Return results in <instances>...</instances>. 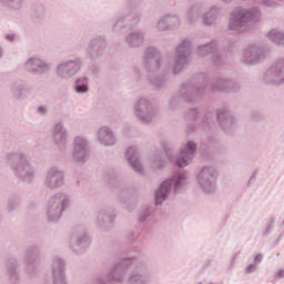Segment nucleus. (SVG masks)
Here are the masks:
<instances>
[{
	"label": "nucleus",
	"instance_id": "f8f14e48",
	"mask_svg": "<svg viewBox=\"0 0 284 284\" xmlns=\"http://www.w3.org/2000/svg\"><path fill=\"white\" fill-rule=\"evenodd\" d=\"M105 50H108V38L95 36L88 41L84 52L89 61H99L105 55Z\"/></svg>",
	"mask_w": 284,
	"mask_h": 284
},
{
	"label": "nucleus",
	"instance_id": "9d476101",
	"mask_svg": "<svg viewBox=\"0 0 284 284\" xmlns=\"http://www.w3.org/2000/svg\"><path fill=\"white\" fill-rule=\"evenodd\" d=\"M141 21V12L124 11L111 21L113 34H122L123 30L136 28Z\"/></svg>",
	"mask_w": 284,
	"mask_h": 284
},
{
	"label": "nucleus",
	"instance_id": "8fccbe9b",
	"mask_svg": "<svg viewBox=\"0 0 284 284\" xmlns=\"http://www.w3.org/2000/svg\"><path fill=\"white\" fill-rule=\"evenodd\" d=\"M256 266L254 262H252L251 264H248L245 268H244V274L247 276L250 274H254V272H256Z\"/></svg>",
	"mask_w": 284,
	"mask_h": 284
},
{
	"label": "nucleus",
	"instance_id": "0e129e2a",
	"mask_svg": "<svg viewBox=\"0 0 284 284\" xmlns=\"http://www.w3.org/2000/svg\"><path fill=\"white\" fill-rule=\"evenodd\" d=\"M109 179H110V181H112V173L109 174Z\"/></svg>",
	"mask_w": 284,
	"mask_h": 284
},
{
	"label": "nucleus",
	"instance_id": "ea45409f",
	"mask_svg": "<svg viewBox=\"0 0 284 284\" xmlns=\"http://www.w3.org/2000/svg\"><path fill=\"white\" fill-rule=\"evenodd\" d=\"M165 81H168V78L163 74L150 75L149 78V83L154 88H163V85H165Z\"/></svg>",
	"mask_w": 284,
	"mask_h": 284
},
{
	"label": "nucleus",
	"instance_id": "39448f33",
	"mask_svg": "<svg viewBox=\"0 0 284 284\" xmlns=\"http://www.w3.org/2000/svg\"><path fill=\"white\" fill-rule=\"evenodd\" d=\"M172 187L174 190V194H183V192L187 190V176L185 173L174 175L172 179H168L159 185L155 191V205H163V203L168 201L170 192H172Z\"/></svg>",
	"mask_w": 284,
	"mask_h": 284
},
{
	"label": "nucleus",
	"instance_id": "0eeeda50",
	"mask_svg": "<svg viewBox=\"0 0 284 284\" xmlns=\"http://www.w3.org/2000/svg\"><path fill=\"white\" fill-rule=\"evenodd\" d=\"M82 69L83 58H69L59 61L54 65V74L57 79H60V81H70V79H74V77H77Z\"/></svg>",
	"mask_w": 284,
	"mask_h": 284
},
{
	"label": "nucleus",
	"instance_id": "ddd939ff",
	"mask_svg": "<svg viewBox=\"0 0 284 284\" xmlns=\"http://www.w3.org/2000/svg\"><path fill=\"white\" fill-rule=\"evenodd\" d=\"M261 17V10L258 8L240 9L234 11L230 19L229 28L231 30H240V28L245 27L248 21H256Z\"/></svg>",
	"mask_w": 284,
	"mask_h": 284
},
{
	"label": "nucleus",
	"instance_id": "c756f323",
	"mask_svg": "<svg viewBox=\"0 0 284 284\" xmlns=\"http://www.w3.org/2000/svg\"><path fill=\"white\" fill-rule=\"evenodd\" d=\"M45 6L43 3H36L32 6L30 19L34 26H41L45 21Z\"/></svg>",
	"mask_w": 284,
	"mask_h": 284
},
{
	"label": "nucleus",
	"instance_id": "2eb2a0df",
	"mask_svg": "<svg viewBox=\"0 0 284 284\" xmlns=\"http://www.w3.org/2000/svg\"><path fill=\"white\" fill-rule=\"evenodd\" d=\"M90 156V142L81 135L74 138L71 150L73 163H85Z\"/></svg>",
	"mask_w": 284,
	"mask_h": 284
},
{
	"label": "nucleus",
	"instance_id": "603ef678",
	"mask_svg": "<svg viewBox=\"0 0 284 284\" xmlns=\"http://www.w3.org/2000/svg\"><path fill=\"white\" fill-rule=\"evenodd\" d=\"M143 3V0H129L130 8H139Z\"/></svg>",
	"mask_w": 284,
	"mask_h": 284
},
{
	"label": "nucleus",
	"instance_id": "13d9d810",
	"mask_svg": "<svg viewBox=\"0 0 284 284\" xmlns=\"http://www.w3.org/2000/svg\"><path fill=\"white\" fill-rule=\"evenodd\" d=\"M275 278H284V270L280 268L278 272L275 273Z\"/></svg>",
	"mask_w": 284,
	"mask_h": 284
},
{
	"label": "nucleus",
	"instance_id": "58836bf2",
	"mask_svg": "<svg viewBox=\"0 0 284 284\" xmlns=\"http://www.w3.org/2000/svg\"><path fill=\"white\" fill-rule=\"evenodd\" d=\"M32 92V88L28 84H18L13 89V94L17 99H26V94H30Z\"/></svg>",
	"mask_w": 284,
	"mask_h": 284
},
{
	"label": "nucleus",
	"instance_id": "f257e3e1",
	"mask_svg": "<svg viewBox=\"0 0 284 284\" xmlns=\"http://www.w3.org/2000/svg\"><path fill=\"white\" fill-rule=\"evenodd\" d=\"M205 92H220V94H239L241 82L226 77L215 75L207 79L205 73L194 75L180 85L179 94L185 103H196L205 97Z\"/></svg>",
	"mask_w": 284,
	"mask_h": 284
},
{
	"label": "nucleus",
	"instance_id": "c9c22d12",
	"mask_svg": "<svg viewBox=\"0 0 284 284\" xmlns=\"http://www.w3.org/2000/svg\"><path fill=\"white\" fill-rule=\"evenodd\" d=\"M267 38L275 45H284V31H281L278 29H272L271 31H268Z\"/></svg>",
	"mask_w": 284,
	"mask_h": 284
},
{
	"label": "nucleus",
	"instance_id": "20e7f679",
	"mask_svg": "<svg viewBox=\"0 0 284 284\" xmlns=\"http://www.w3.org/2000/svg\"><path fill=\"white\" fill-rule=\"evenodd\" d=\"M6 159L8 168L17 179L24 181V183L34 181V168L23 152H10L6 155Z\"/></svg>",
	"mask_w": 284,
	"mask_h": 284
},
{
	"label": "nucleus",
	"instance_id": "a878e982",
	"mask_svg": "<svg viewBox=\"0 0 284 284\" xmlns=\"http://www.w3.org/2000/svg\"><path fill=\"white\" fill-rule=\"evenodd\" d=\"M97 141L104 148H112L116 145V135L110 126H101L97 130Z\"/></svg>",
	"mask_w": 284,
	"mask_h": 284
},
{
	"label": "nucleus",
	"instance_id": "aec40b11",
	"mask_svg": "<svg viewBox=\"0 0 284 284\" xmlns=\"http://www.w3.org/2000/svg\"><path fill=\"white\" fill-rule=\"evenodd\" d=\"M63 183H65L63 169H61V166H51L47 171L44 186H47L48 190H59V187H63Z\"/></svg>",
	"mask_w": 284,
	"mask_h": 284
},
{
	"label": "nucleus",
	"instance_id": "6e6d98bb",
	"mask_svg": "<svg viewBox=\"0 0 284 284\" xmlns=\"http://www.w3.org/2000/svg\"><path fill=\"white\" fill-rule=\"evenodd\" d=\"M195 130H196V126H194V124H190L186 128V134H192V132H195Z\"/></svg>",
	"mask_w": 284,
	"mask_h": 284
},
{
	"label": "nucleus",
	"instance_id": "7ed1b4c3",
	"mask_svg": "<svg viewBox=\"0 0 284 284\" xmlns=\"http://www.w3.org/2000/svg\"><path fill=\"white\" fill-rule=\"evenodd\" d=\"M216 123L222 128V130L226 134H232V130L236 128V122L234 121V116L230 114V110L227 108L222 106L214 111H205L200 121V128L204 132V138H202V143L207 145V143H214L216 139H214V130H216Z\"/></svg>",
	"mask_w": 284,
	"mask_h": 284
},
{
	"label": "nucleus",
	"instance_id": "7c9ffc66",
	"mask_svg": "<svg viewBox=\"0 0 284 284\" xmlns=\"http://www.w3.org/2000/svg\"><path fill=\"white\" fill-rule=\"evenodd\" d=\"M73 90L77 94H88L90 92V79L85 75L75 78Z\"/></svg>",
	"mask_w": 284,
	"mask_h": 284
},
{
	"label": "nucleus",
	"instance_id": "e433bc0d",
	"mask_svg": "<svg viewBox=\"0 0 284 284\" xmlns=\"http://www.w3.org/2000/svg\"><path fill=\"white\" fill-rule=\"evenodd\" d=\"M51 134L54 139L60 136V141H64V139H68V129L63 125V122H58L53 125Z\"/></svg>",
	"mask_w": 284,
	"mask_h": 284
},
{
	"label": "nucleus",
	"instance_id": "79ce46f5",
	"mask_svg": "<svg viewBox=\"0 0 284 284\" xmlns=\"http://www.w3.org/2000/svg\"><path fill=\"white\" fill-rule=\"evenodd\" d=\"M54 145H57L59 152H62V154H65L68 152V139L60 140L59 139H53Z\"/></svg>",
	"mask_w": 284,
	"mask_h": 284
},
{
	"label": "nucleus",
	"instance_id": "4d7b16f0",
	"mask_svg": "<svg viewBox=\"0 0 284 284\" xmlns=\"http://www.w3.org/2000/svg\"><path fill=\"white\" fill-rule=\"evenodd\" d=\"M6 39L10 43H12V41H14V39H17V36H14L13 33H9V34L6 36Z\"/></svg>",
	"mask_w": 284,
	"mask_h": 284
},
{
	"label": "nucleus",
	"instance_id": "37998d69",
	"mask_svg": "<svg viewBox=\"0 0 284 284\" xmlns=\"http://www.w3.org/2000/svg\"><path fill=\"white\" fill-rule=\"evenodd\" d=\"M155 28L159 30V32H165V30H170V26L168 24V16L160 18Z\"/></svg>",
	"mask_w": 284,
	"mask_h": 284
},
{
	"label": "nucleus",
	"instance_id": "4be33fe9",
	"mask_svg": "<svg viewBox=\"0 0 284 284\" xmlns=\"http://www.w3.org/2000/svg\"><path fill=\"white\" fill-rule=\"evenodd\" d=\"M52 284H68L65 280V260L60 256H53L51 260Z\"/></svg>",
	"mask_w": 284,
	"mask_h": 284
},
{
	"label": "nucleus",
	"instance_id": "f3484780",
	"mask_svg": "<svg viewBox=\"0 0 284 284\" xmlns=\"http://www.w3.org/2000/svg\"><path fill=\"white\" fill-rule=\"evenodd\" d=\"M24 263L29 276L39 274V265L41 264V248L37 244L28 246L24 253Z\"/></svg>",
	"mask_w": 284,
	"mask_h": 284
},
{
	"label": "nucleus",
	"instance_id": "f03ea898",
	"mask_svg": "<svg viewBox=\"0 0 284 284\" xmlns=\"http://www.w3.org/2000/svg\"><path fill=\"white\" fill-rule=\"evenodd\" d=\"M139 250H126L124 255L121 258L115 260L113 266L109 270L106 275L109 283H123L128 270L133 267L126 278V284H149L150 281H152L150 265L144 261H139Z\"/></svg>",
	"mask_w": 284,
	"mask_h": 284
},
{
	"label": "nucleus",
	"instance_id": "4c0bfd02",
	"mask_svg": "<svg viewBox=\"0 0 284 284\" xmlns=\"http://www.w3.org/2000/svg\"><path fill=\"white\" fill-rule=\"evenodd\" d=\"M199 17H201V6L199 4L191 7L186 12V19L190 26L195 23Z\"/></svg>",
	"mask_w": 284,
	"mask_h": 284
},
{
	"label": "nucleus",
	"instance_id": "f704fd0d",
	"mask_svg": "<svg viewBox=\"0 0 284 284\" xmlns=\"http://www.w3.org/2000/svg\"><path fill=\"white\" fill-rule=\"evenodd\" d=\"M21 203H23V199H21L19 194H11L7 201V212L12 214Z\"/></svg>",
	"mask_w": 284,
	"mask_h": 284
},
{
	"label": "nucleus",
	"instance_id": "e2e57ef3",
	"mask_svg": "<svg viewBox=\"0 0 284 284\" xmlns=\"http://www.w3.org/2000/svg\"><path fill=\"white\" fill-rule=\"evenodd\" d=\"M0 59H3V48L0 47Z\"/></svg>",
	"mask_w": 284,
	"mask_h": 284
},
{
	"label": "nucleus",
	"instance_id": "49530a36",
	"mask_svg": "<svg viewBox=\"0 0 284 284\" xmlns=\"http://www.w3.org/2000/svg\"><path fill=\"white\" fill-rule=\"evenodd\" d=\"M284 0H260V6H264V8H278L281 6L278 2H283Z\"/></svg>",
	"mask_w": 284,
	"mask_h": 284
},
{
	"label": "nucleus",
	"instance_id": "5701e85b",
	"mask_svg": "<svg viewBox=\"0 0 284 284\" xmlns=\"http://www.w3.org/2000/svg\"><path fill=\"white\" fill-rule=\"evenodd\" d=\"M161 51L154 47H149L144 51V67L149 72L161 70Z\"/></svg>",
	"mask_w": 284,
	"mask_h": 284
},
{
	"label": "nucleus",
	"instance_id": "2f4dec72",
	"mask_svg": "<svg viewBox=\"0 0 284 284\" xmlns=\"http://www.w3.org/2000/svg\"><path fill=\"white\" fill-rule=\"evenodd\" d=\"M151 168L153 170H163L165 168V153L155 151L151 154Z\"/></svg>",
	"mask_w": 284,
	"mask_h": 284
},
{
	"label": "nucleus",
	"instance_id": "a18cd8bd",
	"mask_svg": "<svg viewBox=\"0 0 284 284\" xmlns=\"http://www.w3.org/2000/svg\"><path fill=\"white\" fill-rule=\"evenodd\" d=\"M150 216H152V211H150V209L148 207L143 209L142 211L139 212L138 221L139 223H145V221H148Z\"/></svg>",
	"mask_w": 284,
	"mask_h": 284
},
{
	"label": "nucleus",
	"instance_id": "473e14b6",
	"mask_svg": "<svg viewBox=\"0 0 284 284\" xmlns=\"http://www.w3.org/2000/svg\"><path fill=\"white\" fill-rule=\"evenodd\" d=\"M0 6L6 10L19 12L23 8V0H0Z\"/></svg>",
	"mask_w": 284,
	"mask_h": 284
},
{
	"label": "nucleus",
	"instance_id": "c03bdc74",
	"mask_svg": "<svg viewBox=\"0 0 284 284\" xmlns=\"http://www.w3.org/2000/svg\"><path fill=\"white\" fill-rule=\"evenodd\" d=\"M199 116H201L199 109L192 108L185 113V119L187 121H199Z\"/></svg>",
	"mask_w": 284,
	"mask_h": 284
},
{
	"label": "nucleus",
	"instance_id": "72a5a7b5",
	"mask_svg": "<svg viewBox=\"0 0 284 284\" xmlns=\"http://www.w3.org/2000/svg\"><path fill=\"white\" fill-rule=\"evenodd\" d=\"M219 17V8L212 7L206 13L203 14L202 21L204 26H214L216 18Z\"/></svg>",
	"mask_w": 284,
	"mask_h": 284
},
{
	"label": "nucleus",
	"instance_id": "69168bd1",
	"mask_svg": "<svg viewBox=\"0 0 284 284\" xmlns=\"http://www.w3.org/2000/svg\"><path fill=\"white\" fill-rule=\"evenodd\" d=\"M128 207V202H122Z\"/></svg>",
	"mask_w": 284,
	"mask_h": 284
},
{
	"label": "nucleus",
	"instance_id": "c85d7f7f",
	"mask_svg": "<svg viewBox=\"0 0 284 284\" xmlns=\"http://www.w3.org/2000/svg\"><path fill=\"white\" fill-rule=\"evenodd\" d=\"M125 159L131 165L132 170H134V172H138V174H142L143 164H141V161H139V152H136V149L134 146L126 149Z\"/></svg>",
	"mask_w": 284,
	"mask_h": 284
},
{
	"label": "nucleus",
	"instance_id": "1a4fd4ad",
	"mask_svg": "<svg viewBox=\"0 0 284 284\" xmlns=\"http://www.w3.org/2000/svg\"><path fill=\"white\" fill-rule=\"evenodd\" d=\"M133 114L142 125H150L154 121V116L159 114V110L150 98H138L133 103Z\"/></svg>",
	"mask_w": 284,
	"mask_h": 284
},
{
	"label": "nucleus",
	"instance_id": "a19ab883",
	"mask_svg": "<svg viewBox=\"0 0 284 284\" xmlns=\"http://www.w3.org/2000/svg\"><path fill=\"white\" fill-rule=\"evenodd\" d=\"M166 23L169 24V30L179 28V26H181V21L176 14H166Z\"/></svg>",
	"mask_w": 284,
	"mask_h": 284
},
{
	"label": "nucleus",
	"instance_id": "052dcab7",
	"mask_svg": "<svg viewBox=\"0 0 284 284\" xmlns=\"http://www.w3.org/2000/svg\"><path fill=\"white\" fill-rule=\"evenodd\" d=\"M93 284H106V283H105V280L98 278V280H95V282Z\"/></svg>",
	"mask_w": 284,
	"mask_h": 284
},
{
	"label": "nucleus",
	"instance_id": "423d86ee",
	"mask_svg": "<svg viewBox=\"0 0 284 284\" xmlns=\"http://www.w3.org/2000/svg\"><path fill=\"white\" fill-rule=\"evenodd\" d=\"M68 207H70V195L59 192L51 196L47 203V219L49 223H59Z\"/></svg>",
	"mask_w": 284,
	"mask_h": 284
},
{
	"label": "nucleus",
	"instance_id": "bb28decb",
	"mask_svg": "<svg viewBox=\"0 0 284 284\" xmlns=\"http://www.w3.org/2000/svg\"><path fill=\"white\" fill-rule=\"evenodd\" d=\"M4 276L8 278L9 284H21V275L19 274V263L17 258H10Z\"/></svg>",
	"mask_w": 284,
	"mask_h": 284
},
{
	"label": "nucleus",
	"instance_id": "3c124183",
	"mask_svg": "<svg viewBox=\"0 0 284 284\" xmlns=\"http://www.w3.org/2000/svg\"><path fill=\"white\" fill-rule=\"evenodd\" d=\"M89 71L91 72V74H93V77H99V74L101 73V67H99L98 64H91L89 67Z\"/></svg>",
	"mask_w": 284,
	"mask_h": 284
},
{
	"label": "nucleus",
	"instance_id": "9b49d317",
	"mask_svg": "<svg viewBox=\"0 0 284 284\" xmlns=\"http://www.w3.org/2000/svg\"><path fill=\"white\" fill-rule=\"evenodd\" d=\"M192 54V42L189 40H182L175 48L174 63L172 65V72L174 75L181 74L187 63H190V55Z\"/></svg>",
	"mask_w": 284,
	"mask_h": 284
},
{
	"label": "nucleus",
	"instance_id": "6ab92c4d",
	"mask_svg": "<svg viewBox=\"0 0 284 284\" xmlns=\"http://www.w3.org/2000/svg\"><path fill=\"white\" fill-rule=\"evenodd\" d=\"M217 49L219 44L216 43V41L212 40L205 44L199 45L197 54L199 57H207V54L213 53V64L216 65V68H225V65H227V60L223 58V55L219 53V51H216Z\"/></svg>",
	"mask_w": 284,
	"mask_h": 284
},
{
	"label": "nucleus",
	"instance_id": "393cba45",
	"mask_svg": "<svg viewBox=\"0 0 284 284\" xmlns=\"http://www.w3.org/2000/svg\"><path fill=\"white\" fill-rule=\"evenodd\" d=\"M196 143L192 140H189L180 151V155L175 159V165L178 168H186L192 161V155L196 152Z\"/></svg>",
	"mask_w": 284,
	"mask_h": 284
},
{
	"label": "nucleus",
	"instance_id": "cd10ccee",
	"mask_svg": "<svg viewBox=\"0 0 284 284\" xmlns=\"http://www.w3.org/2000/svg\"><path fill=\"white\" fill-rule=\"evenodd\" d=\"M124 42L129 48H141L145 42V31L133 30L129 32L124 38Z\"/></svg>",
	"mask_w": 284,
	"mask_h": 284
},
{
	"label": "nucleus",
	"instance_id": "bf43d9fd",
	"mask_svg": "<svg viewBox=\"0 0 284 284\" xmlns=\"http://www.w3.org/2000/svg\"><path fill=\"white\" fill-rule=\"evenodd\" d=\"M255 179H256V171H254L253 174L251 175L247 185H250Z\"/></svg>",
	"mask_w": 284,
	"mask_h": 284
},
{
	"label": "nucleus",
	"instance_id": "864d4df0",
	"mask_svg": "<svg viewBox=\"0 0 284 284\" xmlns=\"http://www.w3.org/2000/svg\"><path fill=\"white\" fill-rule=\"evenodd\" d=\"M253 263H255V265H258V264L263 263V254L257 253L253 258Z\"/></svg>",
	"mask_w": 284,
	"mask_h": 284
},
{
	"label": "nucleus",
	"instance_id": "a211bd4d",
	"mask_svg": "<svg viewBox=\"0 0 284 284\" xmlns=\"http://www.w3.org/2000/svg\"><path fill=\"white\" fill-rule=\"evenodd\" d=\"M264 83L283 85L284 83V58L276 60L264 73Z\"/></svg>",
	"mask_w": 284,
	"mask_h": 284
},
{
	"label": "nucleus",
	"instance_id": "09e8293b",
	"mask_svg": "<svg viewBox=\"0 0 284 284\" xmlns=\"http://www.w3.org/2000/svg\"><path fill=\"white\" fill-rule=\"evenodd\" d=\"M274 223H275L274 217H270L268 222L266 223V230L264 231L263 236H270V234L274 232Z\"/></svg>",
	"mask_w": 284,
	"mask_h": 284
},
{
	"label": "nucleus",
	"instance_id": "5fc2aeb1",
	"mask_svg": "<svg viewBox=\"0 0 284 284\" xmlns=\"http://www.w3.org/2000/svg\"><path fill=\"white\" fill-rule=\"evenodd\" d=\"M37 112H38V114L43 116V115H45L48 113V109H45V106H39Z\"/></svg>",
	"mask_w": 284,
	"mask_h": 284
},
{
	"label": "nucleus",
	"instance_id": "de8ad7c7",
	"mask_svg": "<svg viewBox=\"0 0 284 284\" xmlns=\"http://www.w3.org/2000/svg\"><path fill=\"white\" fill-rule=\"evenodd\" d=\"M179 95L176 94H171L169 98V103L166 105L168 110L172 111L176 109V105H179Z\"/></svg>",
	"mask_w": 284,
	"mask_h": 284
},
{
	"label": "nucleus",
	"instance_id": "338daca9",
	"mask_svg": "<svg viewBox=\"0 0 284 284\" xmlns=\"http://www.w3.org/2000/svg\"><path fill=\"white\" fill-rule=\"evenodd\" d=\"M197 284H202L201 282H199Z\"/></svg>",
	"mask_w": 284,
	"mask_h": 284
},
{
	"label": "nucleus",
	"instance_id": "6e6552de",
	"mask_svg": "<svg viewBox=\"0 0 284 284\" xmlns=\"http://www.w3.org/2000/svg\"><path fill=\"white\" fill-rule=\"evenodd\" d=\"M219 181V170L213 165H204L196 174L197 187L203 194H214Z\"/></svg>",
	"mask_w": 284,
	"mask_h": 284
},
{
	"label": "nucleus",
	"instance_id": "4468645a",
	"mask_svg": "<svg viewBox=\"0 0 284 284\" xmlns=\"http://www.w3.org/2000/svg\"><path fill=\"white\" fill-rule=\"evenodd\" d=\"M91 243L85 227L78 226L73 229L70 237V247L75 254H85V251L90 247Z\"/></svg>",
	"mask_w": 284,
	"mask_h": 284
},
{
	"label": "nucleus",
	"instance_id": "412c9836",
	"mask_svg": "<svg viewBox=\"0 0 284 284\" xmlns=\"http://www.w3.org/2000/svg\"><path fill=\"white\" fill-rule=\"evenodd\" d=\"M265 59V49L256 44H251L243 50L242 53V63L244 65H257Z\"/></svg>",
	"mask_w": 284,
	"mask_h": 284
},
{
	"label": "nucleus",
	"instance_id": "b1692460",
	"mask_svg": "<svg viewBox=\"0 0 284 284\" xmlns=\"http://www.w3.org/2000/svg\"><path fill=\"white\" fill-rule=\"evenodd\" d=\"M114 221H116V213L112 206L100 209L95 215V225L99 227V230H105V227H110Z\"/></svg>",
	"mask_w": 284,
	"mask_h": 284
},
{
	"label": "nucleus",
	"instance_id": "680f3d73",
	"mask_svg": "<svg viewBox=\"0 0 284 284\" xmlns=\"http://www.w3.org/2000/svg\"><path fill=\"white\" fill-rule=\"evenodd\" d=\"M236 258H239V254L233 255V257H232V265H234Z\"/></svg>",
	"mask_w": 284,
	"mask_h": 284
},
{
	"label": "nucleus",
	"instance_id": "dca6fc26",
	"mask_svg": "<svg viewBox=\"0 0 284 284\" xmlns=\"http://www.w3.org/2000/svg\"><path fill=\"white\" fill-rule=\"evenodd\" d=\"M23 70L32 77H43L52 70V64L39 57H31L24 62Z\"/></svg>",
	"mask_w": 284,
	"mask_h": 284
}]
</instances>
